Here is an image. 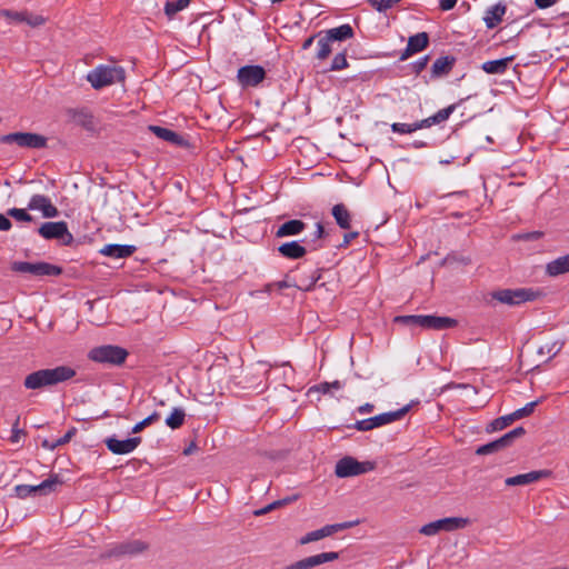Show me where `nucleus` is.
<instances>
[{
  "label": "nucleus",
  "mask_w": 569,
  "mask_h": 569,
  "mask_svg": "<svg viewBox=\"0 0 569 569\" xmlns=\"http://www.w3.org/2000/svg\"><path fill=\"white\" fill-rule=\"evenodd\" d=\"M74 376L76 370L69 366H58L50 369H40L26 376L23 386L26 389L37 390L68 381Z\"/></svg>",
  "instance_id": "nucleus-1"
},
{
  "label": "nucleus",
  "mask_w": 569,
  "mask_h": 569,
  "mask_svg": "<svg viewBox=\"0 0 569 569\" xmlns=\"http://www.w3.org/2000/svg\"><path fill=\"white\" fill-rule=\"evenodd\" d=\"M87 80L92 88L99 90L124 80L122 67L113 64H99L87 74Z\"/></svg>",
  "instance_id": "nucleus-2"
},
{
  "label": "nucleus",
  "mask_w": 569,
  "mask_h": 569,
  "mask_svg": "<svg viewBox=\"0 0 569 569\" xmlns=\"http://www.w3.org/2000/svg\"><path fill=\"white\" fill-rule=\"evenodd\" d=\"M375 469L376 463L372 461H358L353 457L347 456L336 463L335 473L338 478H348L360 476Z\"/></svg>",
  "instance_id": "nucleus-3"
},
{
  "label": "nucleus",
  "mask_w": 569,
  "mask_h": 569,
  "mask_svg": "<svg viewBox=\"0 0 569 569\" xmlns=\"http://www.w3.org/2000/svg\"><path fill=\"white\" fill-rule=\"evenodd\" d=\"M128 352L118 346H101L89 352V358L96 362L121 365L124 362Z\"/></svg>",
  "instance_id": "nucleus-4"
},
{
  "label": "nucleus",
  "mask_w": 569,
  "mask_h": 569,
  "mask_svg": "<svg viewBox=\"0 0 569 569\" xmlns=\"http://www.w3.org/2000/svg\"><path fill=\"white\" fill-rule=\"evenodd\" d=\"M407 412L408 407H403L396 411L383 412L375 417L357 421L355 428L359 431H369L400 420Z\"/></svg>",
  "instance_id": "nucleus-5"
},
{
  "label": "nucleus",
  "mask_w": 569,
  "mask_h": 569,
  "mask_svg": "<svg viewBox=\"0 0 569 569\" xmlns=\"http://www.w3.org/2000/svg\"><path fill=\"white\" fill-rule=\"evenodd\" d=\"M2 143H17L22 148L41 149L47 146V138L32 132H13L0 137Z\"/></svg>",
  "instance_id": "nucleus-6"
},
{
  "label": "nucleus",
  "mask_w": 569,
  "mask_h": 569,
  "mask_svg": "<svg viewBox=\"0 0 569 569\" xmlns=\"http://www.w3.org/2000/svg\"><path fill=\"white\" fill-rule=\"evenodd\" d=\"M62 483L58 475H51L48 479L37 486L31 485H18L14 487L16 496L24 499L31 495H48L54 492L58 487Z\"/></svg>",
  "instance_id": "nucleus-7"
},
{
  "label": "nucleus",
  "mask_w": 569,
  "mask_h": 569,
  "mask_svg": "<svg viewBox=\"0 0 569 569\" xmlns=\"http://www.w3.org/2000/svg\"><path fill=\"white\" fill-rule=\"evenodd\" d=\"M469 523L467 518L449 517L429 522L420 528V533L425 536H435L440 531H455L465 528Z\"/></svg>",
  "instance_id": "nucleus-8"
},
{
  "label": "nucleus",
  "mask_w": 569,
  "mask_h": 569,
  "mask_svg": "<svg viewBox=\"0 0 569 569\" xmlns=\"http://www.w3.org/2000/svg\"><path fill=\"white\" fill-rule=\"evenodd\" d=\"M11 269L16 272L21 273H31L34 276H59L62 273V269L58 266L48 263V262H26V261H14L11 264Z\"/></svg>",
  "instance_id": "nucleus-9"
},
{
  "label": "nucleus",
  "mask_w": 569,
  "mask_h": 569,
  "mask_svg": "<svg viewBox=\"0 0 569 569\" xmlns=\"http://www.w3.org/2000/svg\"><path fill=\"white\" fill-rule=\"evenodd\" d=\"M525 433L522 427L515 428L513 430L505 433L499 439L482 445L477 448L476 453L479 456L491 455L508 448L516 438L521 437Z\"/></svg>",
  "instance_id": "nucleus-10"
},
{
  "label": "nucleus",
  "mask_w": 569,
  "mask_h": 569,
  "mask_svg": "<svg viewBox=\"0 0 569 569\" xmlns=\"http://www.w3.org/2000/svg\"><path fill=\"white\" fill-rule=\"evenodd\" d=\"M492 298L501 303L516 306L526 301H530L533 298V291L531 289H502L492 292Z\"/></svg>",
  "instance_id": "nucleus-11"
},
{
  "label": "nucleus",
  "mask_w": 569,
  "mask_h": 569,
  "mask_svg": "<svg viewBox=\"0 0 569 569\" xmlns=\"http://www.w3.org/2000/svg\"><path fill=\"white\" fill-rule=\"evenodd\" d=\"M38 233L47 240L67 238L66 243H70L73 239L66 221L44 222L38 229Z\"/></svg>",
  "instance_id": "nucleus-12"
},
{
  "label": "nucleus",
  "mask_w": 569,
  "mask_h": 569,
  "mask_svg": "<svg viewBox=\"0 0 569 569\" xmlns=\"http://www.w3.org/2000/svg\"><path fill=\"white\" fill-rule=\"evenodd\" d=\"M533 412V401L528 402L525 407L502 417L492 420L487 427V431H500L518 419L529 416Z\"/></svg>",
  "instance_id": "nucleus-13"
},
{
  "label": "nucleus",
  "mask_w": 569,
  "mask_h": 569,
  "mask_svg": "<svg viewBox=\"0 0 569 569\" xmlns=\"http://www.w3.org/2000/svg\"><path fill=\"white\" fill-rule=\"evenodd\" d=\"M339 558V553L335 551L322 552L313 556H309L293 563L284 566L281 569H313L322 563L335 561Z\"/></svg>",
  "instance_id": "nucleus-14"
},
{
  "label": "nucleus",
  "mask_w": 569,
  "mask_h": 569,
  "mask_svg": "<svg viewBox=\"0 0 569 569\" xmlns=\"http://www.w3.org/2000/svg\"><path fill=\"white\" fill-rule=\"evenodd\" d=\"M238 81L242 87H256L266 78L261 66H244L238 70Z\"/></svg>",
  "instance_id": "nucleus-15"
},
{
  "label": "nucleus",
  "mask_w": 569,
  "mask_h": 569,
  "mask_svg": "<svg viewBox=\"0 0 569 569\" xmlns=\"http://www.w3.org/2000/svg\"><path fill=\"white\" fill-rule=\"evenodd\" d=\"M141 443L140 437L128 438L124 440H119L114 437H109L104 440V445L108 450H110L113 455H128L137 449V447Z\"/></svg>",
  "instance_id": "nucleus-16"
},
{
  "label": "nucleus",
  "mask_w": 569,
  "mask_h": 569,
  "mask_svg": "<svg viewBox=\"0 0 569 569\" xmlns=\"http://www.w3.org/2000/svg\"><path fill=\"white\" fill-rule=\"evenodd\" d=\"M28 209L41 211L44 218H56L59 216L57 207L43 194H33L29 200Z\"/></svg>",
  "instance_id": "nucleus-17"
},
{
  "label": "nucleus",
  "mask_w": 569,
  "mask_h": 569,
  "mask_svg": "<svg viewBox=\"0 0 569 569\" xmlns=\"http://www.w3.org/2000/svg\"><path fill=\"white\" fill-rule=\"evenodd\" d=\"M429 43V36L427 32H419L409 37L406 49L400 54V60L405 61L415 53H418L427 48Z\"/></svg>",
  "instance_id": "nucleus-18"
},
{
  "label": "nucleus",
  "mask_w": 569,
  "mask_h": 569,
  "mask_svg": "<svg viewBox=\"0 0 569 569\" xmlns=\"http://www.w3.org/2000/svg\"><path fill=\"white\" fill-rule=\"evenodd\" d=\"M422 326L421 328L432 329V330H443L448 328H452L457 325V320L450 317H439L432 315H422Z\"/></svg>",
  "instance_id": "nucleus-19"
},
{
  "label": "nucleus",
  "mask_w": 569,
  "mask_h": 569,
  "mask_svg": "<svg viewBox=\"0 0 569 569\" xmlns=\"http://www.w3.org/2000/svg\"><path fill=\"white\" fill-rule=\"evenodd\" d=\"M136 251V247L131 244H106L100 249V253L113 259L128 258Z\"/></svg>",
  "instance_id": "nucleus-20"
},
{
  "label": "nucleus",
  "mask_w": 569,
  "mask_h": 569,
  "mask_svg": "<svg viewBox=\"0 0 569 569\" xmlns=\"http://www.w3.org/2000/svg\"><path fill=\"white\" fill-rule=\"evenodd\" d=\"M506 14V6L501 3L493 4L486 9L483 21L487 28L492 29L497 27Z\"/></svg>",
  "instance_id": "nucleus-21"
},
{
  "label": "nucleus",
  "mask_w": 569,
  "mask_h": 569,
  "mask_svg": "<svg viewBox=\"0 0 569 569\" xmlns=\"http://www.w3.org/2000/svg\"><path fill=\"white\" fill-rule=\"evenodd\" d=\"M278 252L287 259H300L306 256L307 248L298 241L284 242L278 247Z\"/></svg>",
  "instance_id": "nucleus-22"
},
{
  "label": "nucleus",
  "mask_w": 569,
  "mask_h": 569,
  "mask_svg": "<svg viewBox=\"0 0 569 569\" xmlns=\"http://www.w3.org/2000/svg\"><path fill=\"white\" fill-rule=\"evenodd\" d=\"M306 229V223L298 219H292L283 222L277 230L276 237H291L300 234Z\"/></svg>",
  "instance_id": "nucleus-23"
},
{
  "label": "nucleus",
  "mask_w": 569,
  "mask_h": 569,
  "mask_svg": "<svg viewBox=\"0 0 569 569\" xmlns=\"http://www.w3.org/2000/svg\"><path fill=\"white\" fill-rule=\"evenodd\" d=\"M147 546L139 540L122 542L114 546L111 550L113 556L136 555L143 551Z\"/></svg>",
  "instance_id": "nucleus-24"
},
{
  "label": "nucleus",
  "mask_w": 569,
  "mask_h": 569,
  "mask_svg": "<svg viewBox=\"0 0 569 569\" xmlns=\"http://www.w3.org/2000/svg\"><path fill=\"white\" fill-rule=\"evenodd\" d=\"M325 36L333 44L335 41H345L353 37V29L350 24H341L339 27L322 31Z\"/></svg>",
  "instance_id": "nucleus-25"
},
{
  "label": "nucleus",
  "mask_w": 569,
  "mask_h": 569,
  "mask_svg": "<svg viewBox=\"0 0 569 569\" xmlns=\"http://www.w3.org/2000/svg\"><path fill=\"white\" fill-rule=\"evenodd\" d=\"M546 272L550 277H557L569 272V253L547 263Z\"/></svg>",
  "instance_id": "nucleus-26"
},
{
  "label": "nucleus",
  "mask_w": 569,
  "mask_h": 569,
  "mask_svg": "<svg viewBox=\"0 0 569 569\" xmlns=\"http://www.w3.org/2000/svg\"><path fill=\"white\" fill-rule=\"evenodd\" d=\"M455 110L456 104H450L447 108L439 110L433 116L420 120V126H422V128H429L431 126L442 123L449 119V117L452 114Z\"/></svg>",
  "instance_id": "nucleus-27"
},
{
  "label": "nucleus",
  "mask_w": 569,
  "mask_h": 569,
  "mask_svg": "<svg viewBox=\"0 0 569 569\" xmlns=\"http://www.w3.org/2000/svg\"><path fill=\"white\" fill-rule=\"evenodd\" d=\"M332 216H333L337 224L341 229H350L351 228V214L345 204H342V203L335 204L332 207Z\"/></svg>",
  "instance_id": "nucleus-28"
},
{
  "label": "nucleus",
  "mask_w": 569,
  "mask_h": 569,
  "mask_svg": "<svg viewBox=\"0 0 569 569\" xmlns=\"http://www.w3.org/2000/svg\"><path fill=\"white\" fill-rule=\"evenodd\" d=\"M317 37L316 59L325 61L333 50L332 43L322 31L317 33Z\"/></svg>",
  "instance_id": "nucleus-29"
},
{
  "label": "nucleus",
  "mask_w": 569,
  "mask_h": 569,
  "mask_svg": "<svg viewBox=\"0 0 569 569\" xmlns=\"http://www.w3.org/2000/svg\"><path fill=\"white\" fill-rule=\"evenodd\" d=\"M511 58L486 61L481 64V69L489 74H502L506 72Z\"/></svg>",
  "instance_id": "nucleus-30"
},
{
  "label": "nucleus",
  "mask_w": 569,
  "mask_h": 569,
  "mask_svg": "<svg viewBox=\"0 0 569 569\" xmlns=\"http://www.w3.org/2000/svg\"><path fill=\"white\" fill-rule=\"evenodd\" d=\"M150 131H152L158 138L172 142L174 144H180L182 141V138L174 131L159 127V126H150Z\"/></svg>",
  "instance_id": "nucleus-31"
},
{
  "label": "nucleus",
  "mask_w": 569,
  "mask_h": 569,
  "mask_svg": "<svg viewBox=\"0 0 569 569\" xmlns=\"http://www.w3.org/2000/svg\"><path fill=\"white\" fill-rule=\"evenodd\" d=\"M453 64V59L449 57H440L432 64V74L436 77L447 74Z\"/></svg>",
  "instance_id": "nucleus-32"
},
{
  "label": "nucleus",
  "mask_w": 569,
  "mask_h": 569,
  "mask_svg": "<svg viewBox=\"0 0 569 569\" xmlns=\"http://www.w3.org/2000/svg\"><path fill=\"white\" fill-rule=\"evenodd\" d=\"M561 350V345L557 341L548 342L543 346H540L537 350V353L541 357H546L545 362L552 359L558 352Z\"/></svg>",
  "instance_id": "nucleus-33"
},
{
  "label": "nucleus",
  "mask_w": 569,
  "mask_h": 569,
  "mask_svg": "<svg viewBox=\"0 0 569 569\" xmlns=\"http://www.w3.org/2000/svg\"><path fill=\"white\" fill-rule=\"evenodd\" d=\"M186 413L180 408H174L170 416L166 419V425L171 429L180 428L184 422Z\"/></svg>",
  "instance_id": "nucleus-34"
},
{
  "label": "nucleus",
  "mask_w": 569,
  "mask_h": 569,
  "mask_svg": "<svg viewBox=\"0 0 569 569\" xmlns=\"http://www.w3.org/2000/svg\"><path fill=\"white\" fill-rule=\"evenodd\" d=\"M420 129H422V126H420V121L413 123L395 122L391 124V130L400 134L412 133Z\"/></svg>",
  "instance_id": "nucleus-35"
},
{
  "label": "nucleus",
  "mask_w": 569,
  "mask_h": 569,
  "mask_svg": "<svg viewBox=\"0 0 569 569\" xmlns=\"http://www.w3.org/2000/svg\"><path fill=\"white\" fill-rule=\"evenodd\" d=\"M533 482V471L509 477L505 480L506 486H525Z\"/></svg>",
  "instance_id": "nucleus-36"
},
{
  "label": "nucleus",
  "mask_w": 569,
  "mask_h": 569,
  "mask_svg": "<svg viewBox=\"0 0 569 569\" xmlns=\"http://www.w3.org/2000/svg\"><path fill=\"white\" fill-rule=\"evenodd\" d=\"M325 234H326V232H325V228H323L322 223L318 222L316 224V230L312 233V238L310 240V249L311 250H318V249L322 248V243L320 242V240L325 237Z\"/></svg>",
  "instance_id": "nucleus-37"
},
{
  "label": "nucleus",
  "mask_w": 569,
  "mask_h": 569,
  "mask_svg": "<svg viewBox=\"0 0 569 569\" xmlns=\"http://www.w3.org/2000/svg\"><path fill=\"white\" fill-rule=\"evenodd\" d=\"M190 0H177V1H168L164 6V11L168 16H173L177 12L183 10L188 7Z\"/></svg>",
  "instance_id": "nucleus-38"
},
{
  "label": "nucleus",
  "mask_w": 569,
  "mask_h": 569,
  "mask_svg": "<svg viewBox=\"0 0 569 569\" xmlns=\"http://www.w3.org/2000/svg\"><path fill=\"white\" fill-rule=\"evenodd\" d=\"M7 216L21 222L33 221V217L26 209L11 208L7 211Z\"/></svg>",
  "instance_id": "nucleus-39"
},
{
  "label": "nucleus",
  "mask_w": 569,
  "mask_h": 569,
  "mask_svg": "<svg viewBox=\"0 0 569 569\" xmlns=\"http://www.w3.org/2000/svg\"><path fill=\"white\" fill-rule=\"evenodd\" d=\"M320 279L319 270H315L310 277V279H306L300 277L297 283V288L300 290H310L313 288L316 282Z\"/></svg>",
  "instance_id": "nucleus-40"
},
{
  "label": "nucleus",
  "mask_w": 569,
  "mask_h": 569,
  "mask_svg": "<svg viewBox=\"0 0 569 569\" xmlns=\"http://www.w3.org/2000/svg\"><path fill=\"white\" fill-rule=\"evenodd\" d=\"M351 526H352L351 522L327 525V526L320 528L319 531H320L322 538H327V537L332 536L333 533H336L340 530L347 529Z\"/></svg>",
  "instance_id": "nucleus-41"
},
{
  "label": "nucleus",
  "mask_w": 569,
  "mask_h": 569,
  "mask_svg": "<svg viewBox=\"0 0 569 569\" xmlns=\"http://www.w3.org/2000/svg\"><path fill=\"white\" fill-rule=\"evenodd\" d=\"M160 419V415L158 412H153L140 422L136 423L132 428L133 433L141 432L144 428L151 426Z\"/></svg>",
  "instance_id": "nucleus-42"
},
{
  "label": "nucleus",
  "mask_w": 569,
  "mask_h": 569,
  "mask_svg": "<svg viewBox=\"0 0 569 569\" xmlns=\"http://www.w3.org/2000/svg\"><path fill=\"white\" fill-rule=\"evenodd\" d=\"M0 17L6 18L9 22H23L24 11H12L8 9L0 10Z\"/></svg>",
  "instance_id": "nucleus-43"
},
{
  "label": "nucleus",
  "mask_w": 569,
  "mask_h": 569,
  "mask_svg": "<svg viewBox=\"0 0 569 569\" xmlns=\"http://www.w3.org/2000/svg\"><path fill=\"white\" fill-rule=\"evenodd\" d=\"M46 21H47V19L41 14H33L28 11H24L23 22H26L27 24H29L32 28L40 27V26L44 24Z\"/></svg>",
  "instance_id": "nucleus-44"
},
{
  "label": "nucleus",
  "mask_w": 569,
  "mask_h": 569,
  "mask_svg": "<svg viewBox=\"0 0 569 569\" xmlns=\"http://www.w3.org/2000/svg\"><path fill=\"white\" fill-rule=\"evenodd\" d=\"M422 315H410V316H398L395 318L396 322H400L408 326H422Z\"/></svg>",
  "instance_id": "nucleus-45"
},
{
  "label": "nucleus",
  "mask_w": 569,
  "mask_h": 569,
  "mask_svg": "<svg viewBox=\"0 0 569 569\" xmlns=\"http://www.w3.org/2000/svg\"><path fill=\"white\" fill-rule=\"evenodd\" d=\"M348 66L349 64H348V61L346 58V53L339 52L335 56L329 70L330 71H339V70L346 69Z\"/></svg>",
  "instance_id": "nucleus-46"
},
{
  "label": "nucleus",
  "mask_w": 569,
  "mask_h": 569,
  "mask_svg": "<svg viewBox=\"0 0 569 569\" xmlns=\"http://www.w3.org/2000/svg\"><path fill=\"white\" fill-rule=\"evenodd\" d=\"M400 0H368L372 8H375L379 12H385L388 9L392 8Z\"/></svg>",
  "instance_id": "nucleus-47"
},
{
  "label": "nucleus",
  "mask_w": 569,
  "mask_h": 569,
  "mask_svg": "<svg viewBox=\"0 0 569 569\" xmlns=\"http://www.w3.org/2000/svg\"><path fill=\"white\" fill-rule=\"evenodd\" d=\"M321 539H323V538L318 529V530L310 531V532L306 533L303 537H301L299 540V543L303 546V545H308L310 542L318 541Z\"/></svg>",
  "instance_id": "nucleus-48"
},
{
  "label": "nucleus",
  "mask_w": 569,
  "mask_h": 569,
  "mask_svg": "<svg viewBox=\"0 0 569 569\" xmlns=\"http://www.w3.org/2000/svg\"><path fill=\"white\" fill-rule=\"evenodd\" d=\"M289 501H290V499L273 501V502L269 503L268 506H266V507H263V508H261L259 510H256L254 515L256 516L266 515V513L270 512L271 510L276 509L277 507L282 506V505H284V503H287Z\"/></svg>",
  "instance_id": "nucleus-49"
},
{
  "label": "nucleus",
  "mask_w": 569,
  "mask_h": 569,
  "mask_svg": "<svg viewBox=\"0 0 569 569\" xmlns=\"http://www.w3.org/2000/svg\"><path fill=\"white\" fill-rule=\"evenodd\" d=\"M19 420L20 418L18 417L14 421V423L12 425V432H11V436H10V442L12 443H18L21 439V437L24 435L23 430H21L19 428Z\"/></svg>",
  "instance_id": "nucleus-50"
},
{
  "label": "nucleus",
  "mask_w": 569,
  "mask_h": 569,
  "mask_svg": "<svg viewBox=\"0 0 569 569\" xmlns=\"http://www.w3.org/2000/svg\"><path fill=\"white\" fill-rule=\"evenodd\" d=\"M79 116H80V121H81V124L86 128V129H92L93 128V117L91 113L87 112V111H80L79 112Z\"/></svg>",
  "instance_id": "nucleus-51"
},
{
  "label": "nucleus",
  "mask_w": 569,
  "mask_h": 569,
  "mask_svg": "<svg viewBox=\"0 0 569 569\" xmlns=\"http://www.w3.org/2000/svg\"><path fill=\"white\" fill-rule=\"evenodd\" d=\"M428 63V57L420 58L416 62H413L412 68L416 73H420Z\"/></svg>",
  "instance_id": "nucleus-52"
},
{
  "label": "nucleus",
  "mask_w": 569,
  "mask_h": 569,
  "mask_svg": "<svg viewBox=\"0 0 569 569\" xmlns=\"http://www.w3.org/2000/svg\"><path fill=\"white\" fill-rule=\"evenodd\" d=\"M74 433H76L74 429L69 430L62 438L58 439L57 442L53 446H51V448H54L57 446L66 445L67 442L70 441V439L72 438V436Z\"/></svg>",
  "instance_id": "nucleus-53"
},
{
  "label": "nucleus",
  "mask_w": 569,
  "mask_h": 569,
  "mask_svg": "<svg viewBox=\"0 0 569 569\" xmlns=\"http://www.w3.org/2000/svg\"><path fill=\"white\" fill-rule=\"evenodd\" d=\"M11 227L12 223L10 219L7 216L0 213V231H9Z\"/></svg>",
  "instance_id": "nucleus-54"
},
{
  "label": "nucleus",
  "mask_w": 569,
  "mask_h": 569,
  "mask_svg": "<svg viewBox=\"0 0 569 569\" xmlns=\"http://www.w3.org/2000/svg\"><path fill=\"white\" fill-rule=\"evenodd\" d=\"M559 0H536V8L547 9L556 4Z\"/></svg>",
  "instance_id": "nucleus-55"
},
{
  "label": "nucleus",
  "mask_w": 569,
  "mask_h": 569,
  "mask_svg": "<svg viewBox=\"0 0 569 569\" xmlns=\"http://www.w3.org/2000/svg\"><path fill=\"white\" fill-rule=\"evenodd\" d=\"M458 0H440V9L443 11H449L455 8Z\"/></svg>",
  "instance_id": "nucleus-56"
},
{
  "label": "nucleus",
  "mask_w": 569,
  "mask_h": 569,
  "mask_svg": "<svg viewBox=\"0 0 569 569\" xmlns=\"http://www.w3.org/2000/svg\"><path fill=\"white\" fill-rule=\"evenodd\" d=\"M358 232L357 231H352V232H348L343 236V242L341 246H348L353 239H356L358 237Z\"/></svg>",
  "instance_id": "nucleus-57"
},
{
  "label": "nucleus",
  "mask_w": 569,
  "mask_h": 569,
  "mask_svg": "<svg viewBox=\"0 0 569 569\" xmlns=\"http://www.w3.org/2000/svg\"><path fill=\"white\" fill-rule=\"evenodd\" d=\"M552 472L550 470H539L537 471L536 470V482H538L539 480L543 479V478H549L551 477Z\"/></svg>",
  "instance_id": "nucleus-58"
},
{
  "label": "nucleus",
  "mask_w": 569,
  "mask_h": 569,
  "mask_svg": "<svg viewBox=\"0 0 569 569\" xmlns=\"http://www.w3.org/2000/svg\"><path fill=\"white\" fill-rule=\"evenodd\" d=\"M375 409V406L372 403H365L358 408L359 413L366 415L371 412Z\"/></svg>",
  "instance_id": "nucleus-59"
},
{
  "label": "nucleus",
  "mask_w": 569,
  "mask_h": 569,
  "mask_svg": "<svg viewBox=\"0 0 569 569\" xmlns=\"http://www.w3.org/2000/svg\"><path fill=\"white\" fill-rule=\"evenodd\" d=\"M269 366L266 363V362H262V361H259L257 363V371L262 373V375H267L269 372Z\"/></svg>",
  "instance_id": "nucleus-60"
},
{
  "label": "nucleus",
  "mask_w": 569,
  "mask_h": 569,
  "mask_svg": "<svg viewBox=\"0 0 569 569\" xmlns=\"http://www.w3.org/2000/svg\"><path fill=\"white\" fill-rule=\"evenodd\" d=\"M316 39L318 40L317 34L307 38L302 43V50H308Z\"/></svg>",
  "instance_id": "nucleus-61"
},
{
  "label": "nucleus",
  "mask_w": 569,
  "mask_h": 569,
  "mask_svg": "<svg viewBox=\"0 0 569 569\" xmlns=\"http://www.w3.org/2000/svg\"><path fill=\"white\" fill-rule=\"evenodd\" d=\"M330 389L331 385H329V382H323L319 386V390L322 391L323 393L329 392Z\"/></svg>",
  "instance_id": "nucleus-62"
},
{
  "label": "nucleus",
  "mask_w": 569,
  "mask_h": 569,
  "mask_svg": "<svg viewBox=\"0 0 569 569\" xmlns=\"http://www.w3.org/2000/svg\"><path fill=\"white\" fill-rule=\"evenodd\" d=\"M329 385H331V389H341L342 388V383L338 380L333 381V382H329Z\"/></svg>",
  "instance_id": "nucleus-63"
},
{
  "label": "nucleus",
  "mask_w": 569,
  "mask_h": 569,
  "mask_svg": "<svg viewBox=\"0 0 569 569\" xmlns=\"http://www.w3.org/2000/svg\"><path fill=\"white\" fill-rule=\"evenodd\" d=\"M193 445H191L190 447H188L187 449H184L183 453L184 455H190L192 451H193Z\"/></svg>",
  "instance_id": "nucleus-64"
}]
</instances>
